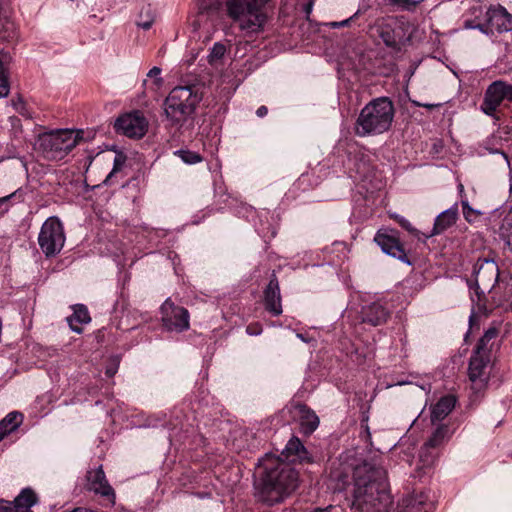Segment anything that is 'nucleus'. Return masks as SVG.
Wrapping results in <instances>:
<instances>
[{"instance_id":"ea45409f","label":"nucleus","mask_w":512,"mask_h":512,"mask_svg":"<svg viewBox=\"0 0 512 512\" xmlns=\"http://www.w3.org/2000/svg\"><path fill=\"white\" fill-rule=\"evenodd\" d=\"M490 350H491L490 342L484 341V338L481 337L476 345L474 353L490 357Z\"/></svg>"},{"instance_id":"5fc2aeb1","label":"nucleus","mask_w":512,"mask_h":512,"mask_svg":"<svg viewBox=\"0 0 512 512\" xmlns=\"http://www.w3.org/2000/svg\"><path fill=\"white\" fill-rule=\"evenodd\" d=\"M147 426L156 427L158 426V423L156 421L148 420Z\"/></svg>"},{"instance_id":"09e8293b","label":"nucleus","mask_w":512,"mask_h":512,"mask_svg":"<svg viewBox=\"0 0 512 512\" xmlns=\"http://www.w3.org/2000/svg\"><path fill=\"white\" fill-rule=\"evenodd\" d=\"M395 3L399 4L403 8H408L409 6L416 5V1L413 0H393Z\"/></svg>"},{"instance_id":"f03ea898","label":"nucleus","mask_w":512,"mask_h":512,"mask_svg":"<svg viewBox=\"0 0 512 512\" xmlns=\"http://www.w3.org/2000/svg\"><path fill=\"white\" fill-rule=\"evenodd\" d=\"M260 495L268 505L281 502L298 486V473L280 456L266 454L259 460Z\"/></svg>"},{"instance_id":"1a4fd4ad","label":"nucleus","mask_w":512,"mask_h":512,"mask_svg":"<svg viewBox=\"0 0 512 512\" xmlns=\"http://www.w3.org/2000/svg\"><path fill=\"white\" fill-rule=\"evenodd\" d=\"M504 100L512 103V84L496 80L485 90L480 109L487 116L496 117L497 110Z\"/></svg>"},{"instance_id":"f3484780","label":"nucleus","mask_w":512,"mask_h":512,"mask_svg":"<svg viewBox=\"0 0 512 512\" xmlns=\"http://www.w3.org/2000/svg\"><path fill=\"white\" fill-rule=\"evenodd\" d=\"M458 218V206L454 204L452 207L442 211L435 219L432 231L424 234L423 242L428 238L439 235L456 223Z\"/></svg>"},{"instance_id":"9b49d317","label":"nucleus","mask_w":512,"mask_h":512,"mask_svg":"<svg viewBox=\"0 0 512 512\" xmlns=\"http://www.w3.org/2000/svg\"><path fill=\"white\" fill-rule=\"evenodd\" d=\"M117 132L124 134L130 138L143 137L148 129V122L140 111L120 116L114 125Z\"/></svg>"},{"instance_id":"4c0bfd02","label":"nucleus","mask_w":512,"mask_h":512,"mask_svg":"<svg viewBox=\"0 0 512 512\" xmlns=\"http://www.w3.org/2000/svg\"><path fill=\"white\" fill-rule=\"evenodd\" d=\"M10 91L9 72H0V98L8 96Z\"/></svg>"},{"instance_id":"a211bd4d","label":"nucleus","mask_w":512,"mask_h":512,"mask_svg":"<svg viewBox=\"0 0 512 512\" xmlns=\"http://www.w3.org/2000/svg\"><path fill=\"white\" fill-rule=\"evenodd\" d=\"M283 460L287 463L294 462H305L309 461V453L299 440V438L293 436L286 444L285 448L281 452Z\"/></svg>"},{"instance_id":"c85d7f7f","label":"nucleus","mask_w":512,"mask_h":512,"mask_svg":"<svg viewBox=\"0 0 512 512\" xmlns=\"http://www.w3.org/2000/svg\"><path fill=\"white\" fill-rule=\"evenodd\" d=\"M13 109L26 119H32L33 114L21 95L13 97L10 101Z\"/></svg>"},{"instance_id":"b1692460","label":"nucleus","mask_w":512,"mask_h":512,"mask_svg":"<svg viewBox=\"0 0 512 512\" xmlns=\"http://www.w3.org/2000/svg\"><path fill=\"white\" fill-rule=\"evenodd\" d=\"M23 421V415L20 412L13 411L8 413L0 421V441L4 439L6 435L15 431Z\"/></svg>"},{"instance_id":"aec40b11","label":"nucleus","mask_w":512,"mask_h":512,"mask_svg":"<svg viewBox=\"0 0 512 512\" xmlns=\"http://www.w3.org/2000/svg\"><path fill=\"white\" fill-rule=\"evenodd\" d=\"M295 409L299 415L301 432L305 435L312 434L319 426L318 416L304 404H297Z\"/></svg>"},{"instance_id":"ddd939ff","label":"nucleus","mask_w":512,"mask_h":512,"mask_svg":"<svg viewBox=\"0 0 512 512\" xmlns=\"http://www.w3.org/2000/svg\"><path fill=\"white\" fill-rule=\"evenodd\" d=\"M489 363V356L473 353L470 358L468 368L469 379L474 385H477L479 389L485 386L488 381L487 367Z\"/></svg>"},{"instance_id":"58836bf2","label":"nucleus","mask_w":512,"mask_h":512,"mask_svg":"<svg viewBox=\"0 0 512 512\" xmlns=\"http://www.w3.org/2000/svg\"><path fill=\"white\" fill-rule=\"evenodd\" d=\"M13 57L9 51H0V72H9L8 67L12 63Z\"/></svg>"},{"instance_id":"603ef678","label":"nucleus","mask_w":512,"mask_h":512,"mask_svg":"<svg viewBox=\"0 0 512 512\" xmlns=\"http://www.w3.org/2000/svg\"><path fill=\"white\" fill-rule=\"evenodd\" d=\"M476 24L473 23L472 20H466L464 22V27L467 29H475Z\"/></svg>"},{"instance_id":"de8ad7c7","label":"nucleus","mask_w":512,"mask_h":512,"mask_svg":"<svg viewBox=\"0 0 512 512\" xmlns=\"http://www.w3.org/2000/svg\"><path fill=\"white\" fill-rule=\"evenodd\" d=\"M117 370H118V363L114 362L113 364H111L110 366H108L106 368L105 373L108 377H113L116 374Z\"/></svg>"},{"instance_id":"864d4df0","label":"nucleus","mask_w":512,"mask_h":512,"mask_svg":"<svg viewBox=\"0 0 512 512\" xmlns=\"http://www.w3.org/2000/svg\"><path fill=\"white\" fill-rule=\"evenodd\" d=\"M164 424H166V425H167L170 429H172V430H173V429H176V428H177V426H178V424L173 423L172 421H169V422L164 421Z\"/></svg>"},{"instance_id":"6e6d98bb","label":"nucleus","mask_w":512,"mask_h":512,"mask_svg":"<svg viewBox=\"0 0 512 512\" xmlns=\"http://www.w3.org/2000/svg\"><path fill=\"white\" fill-rule=\"evenodd\" d=\"M297 337H298L299 339H301L302 341H304V342H307V341H308V340L304 337V335H303V334H301V333H298V334H297Z\"/></svg>"},{"instance_id":"a878e982","label":"nucleus","mask_w":512,"mask_h":512,"mask_svg":"<svg viewBox=\"0 0 512 512\" xmlns=\"http://www.w3.org/2000/svg\"><path fill=\"white\" fill-rule=\"evenodd\" d=\"M226 46L221 42H216L210 49V52L207 56V61L211 66L217 67L222 64V59L226 54Z\"/></svg>"},{"instance_id":"412c9836","label":"nucleus","mask_w":512,"mask_h":512,"mask_svg":"<svg viewBox=\"0 0 512 512\" xmlns=\"http://www.w3.org/2000/svg\"><path fill=\"white\" fill-rule=\"evenodd\" d=\"M456 398L453 395L441 397L438 402L431 407V422L433 424L444 420L454 409Z\"/></svg>"},{"instance_id":"39448f33","label":"nucleus","mask_w":512,"mask_h":512,"mask_svg":"<svg viewBox=\"0 0 512 512\" xmlns=\"http://www.w3.org/2000/svg\"><path fill=\"white\" fill-rule=\"evenodd\" d=\"M200 101L201 96L194 86L173 88L163 103L168 125L180 129L193 116Z\"/></svg>"},{"instance_id":"13d9d810","label":"nucleus","mask_w":512,"mask_h":512,"mask_svg":"<svg viewBox=\"0 0 512 512\" xmlns=\"http://www.w3.org/2000/svg\"><path fill=\"white\" fill-rule=\"evenodd\" d=\"M473 319H474V314L472 313L469 317V322H470V325L472 324L473 322Z\"/></svg>"},{"instance_id":"7ed1b4c3","label":"nucleus","mask_w":512,"mask_h":512,"mask_svg":"<svg viewBox=\"0 0 512 512\" xmlns=\"http://www.w3.org/2000/svg\"><path fill=\"white\" fill-rule=\"evenodd\" d=\"M394 114V105L389 98L373 99L361 109L354 132L362 138L383 134L390 129Z\"/></svg>"},{"instance_id":"79ce46f5","label":"nucleus","mask_w":512,"mask_h":512,"mask_svg":"<svg viewBox=\"0 0 512 512\" xmlns=\"http://www.w3.org/2000/svg\"><path fill=\"white\" fill-rule=\"evenodd\" d=\"M246 332H247L248 335L257 336V335H260L262 333V327L258 323L249 324L246 327Z\"/></svg>"},{"instance_id":"5701e85b","label":"nucleus","mask_w":512,"mask_h":512,"mask_svg":"<svg viewBox=\"0 0 512 512\" xmlns=\"http://www.w3.org/2000/svg\"><path fill=\"white\" fill-rule=\"evenodd\" d=\"M37 502V496L30 488H24L14 499L13 504L16 512H33L31 507Z\"/></svg>"},{"instance_id":"e433bc0d","label":"nucleus","mask_w":512,"mask_h":512,"mask_svg":"<svg viewBox=\"0 0 512 512\" xmlns=\"http://www.w3.org/2000/svg\"><path fill=\"white\" fill-rule=\"evenodd\" d=\"M218 9V3L214 0H198L199 13H210Z\"/></svg>"},{"instance_id":"0eeeda50","label":"nucleus","mask_w":512,"mask_h":512,"mask_svg":"<svg viewBox=\"0 0 512 512\" xmlns=\"http://www.w3.org/2000/svg\"><path fill=\"white\" fill-rule=\"evenodd\" d=\"M38 243L46 257H53L60 253L65 243V234L61 221L52 216L43 223Z\"/></svg>"},{"instance_id":"49530a36","label":"nucleus","mask_w":512,"mask_h":512,"mask_svg":"<svg viewBox=\"0 0 512 512\" xmlns=\"http://www.w3.org/2000/svg\"><path fill=\"white\" fill-rule=\"evenodd\" d=\"M353 18H354V16H353V17H350V18H348V19H345V20H343V21H339V22H331V23H329V26H330L331 28H341V27H345V26H348V25H349V23L352 21V19H353Z\"/></svg>"},{"instance_id":"393cba45","label":"nucleus","mask_w":512,"mask_h":512,"mask_svg":"<svg viewBox=\"0 0 512 512\" xmlns=\"http://www.w3.org/2000/svg\"><path fill=\"white\" fill-rule=\"evenodd\" d=\"M448 437V426L443 424L439 425L426 441L424 448H437L441 446Z\"/></svg>"},{"instance_id":"9d476101","label":"nucleus","mask_w":512,"mask_h":512,"mask_svg":"<svg viewBox=\"0 0 512 512\" xmlns=\"http://www.w3.org/2000/svg\"><path fill=\"white\" fill-rule=\"evenodd\" d=\"M163 326L168 331L183 332L189 329V312L184 307L176 306L169 298L160 307Z\"/></svg>"},{"instance_id":"473e14b6","label":"nucleus","mask_w":512,"mask_h":512,"mask_svg":"<svg viewBox=\"0 0 512 512\" xmlns=\"http://www.w3.org/2000/svg\"><path fill=\"white\" fill-rule=\"evenodd\" d=\"M24 196H25L24 191L21 188H19L7 196L0 197V207L2 205H7V207L5 208V211H8L9 204H11L12 202H14V203L23 202Z\"/></svg>"},{"instance_id":"dca6fc26","label":"nucleus","mask_w":512,"mask_h":512,"mask_svg":"<svg viewBox=\"0 0 512 512\" xmlns=\"http://www.w3.org/2000/svg\"><path fill=\"white\" fill-rule=\"evenodd\" d=\"M487 21L498 33L512 30V15L501 5L491 6L486 12Z\"/></svg>"},{"instance_id":"c03bdc74","label":"nucleus","mask_w":512,"mask_h":512,"mask_svg":"<svg viewBox=\"0 0 512 512\" xmlns=\"http://www.w3.org/2000/svg\"><path fill=\"white\" fill-rule=\"evenodd\" d=\"M0 512H16L13 502L0 499Z\"/></svg>"},{"instance_id":"bb28decb","label":"nucleus","mask_w":512,"mask_h":512,"mask_svg":"<svg viewBox=\"0 0 512 512\" xmlns=\"http://www.w3.org/2000/svg\"><path fill=\"white\" fill-rule=\"evenodd\" d=\"M0 37L7 42H14L17 40L18 31L13 21L4 19V22L0 23Z\"/></svg>"},{"instance_id":"20e7f679","label":"nucleus","mask_w":512,"mask_h":512,"mask_svg":"<svg viewBox=\"0 0 512 512\" xmlns=\"http://www.w3.org/2000/svg\"><path fill=\"white\" fill-rule=\"evenodd\" d=\"M268 0H225L226 16L247 34H257L264 30L268 20L266 4Z\"/></svg>"},{"instance_id":"7c9ffc66","label":"nucleus","mask_w":512,"mask_h":512,"mask_svg":"<svg viewBox=\"0 0 512 512\" xmlns=\"http://www.w3.org/2000/svg\"><path fill=\"white\" fill-rule=\"evenodd\" d=\"M139 18L140 19L137 21V26L144 30L150 29L154 23V14L151 7H143L140 12Z\"/></svg>"},{"instance_id":"8fccbe9b","label":"nucleus","mask_w":512,"mask_h":512,"mask_svg":"<svg viewBox=\"0 0 512 512\" xmlns=\"http://www.w3.org/2000/svg\"><path fill=\"white\" fill-rule=\"evenodd\" d=\"M268 113V109L266 106H260L257 110H256V115L258 117H264L266 116Z\"/></svg>"},{"instance_id":"3c124183","label":"nucleus","mask_w":512,"mask_h":512,"mask_svg":"<svg viewBox=\"0 0 512 512\" xmlns=\"http://www.w3.org/2000/svg\"><path fill=\"white\" fill-rule=\"evenodd\" d=\"M8 121H9V123L11 124V126H12L13 128H15V127L19 126V124H20V120H19V118H18V117H16V116H10V117L8 118Z\"/></svg>"},{"instance_id":"c756f323","label":"nucleus","mask_w":512,"mask_h":512,"mask_svg":"<svg viewBox=\"0 0 512 512\" xmlns=\"http://www.w3.org/2000/svg\"><path fill=\"white\" fill-rule=\"evenodd\" d=\"M427 500L428 496L424 493H420L419 495H415L409 500L408 506L412 509L421 510L423 508L424 512H432L433 504H427Z\"/></svg>"},{"instance_id":"c9c22d12","label":"nucleus","mask_w":512,"mask_h":512,"mask_svg":"<svg viewBox=\"0 0 512 512\" xmlns=\"http://www.w3.org/2000/svg\"><path fill=\"white\" fill-rule=\"evenodd\" d=\"M176 154L187 164H196L201 161V156L192 151L178 150Z\"/></svg>"},{"instance_id":"4be33fe9","label":"nucleus","mask_w":512,"mask_h":512,"mask_svg":"<svg viewBox=\"0 0 512 512\" xmlns=\"http://www.w3.org/2000/svg\"><path fill=\"white\" fill-rule=\"evenodd\" d=\"M71 330L75 333H82L81 326L77 324H87L91 321L88 309L83 304H76L73 306V314L67 318Z\"/></svg>"},{"instance_id":"6e6552de","label":"nucleus","mask_w":512,"mask_h":512,"mask_svg":"<svg viewBox=\"0 0 512 512\" xmlns=\"http://www.w3.org/2000/svg\"><path fill=\"white\" fill-rule=\"evenodd\" d=\"M474 279L478 296L500 289L499 267L494 260L479 259L474 267Z\"/></svg>"},{"instance_id":"f704fd0d","label":"nucleus","mask_w":512,"mask_h":512,"mask_svg":"<svg viewBox=\"0 0 512 512\" xmlns=\"http://www.w3.org/2000/svg\"><path fill=\"white\" fill-rule=\"evenodd\" d=\"M125 161H126V157L123 155V154H117L114 158V161H113V169L112 171L108 174V176L106 177L105 179V183H108L110 182L111 178L113 177V175L117 172H119L122 167L124 166L125 164Z\"/></svg>"},{"instance_id":"4d7b16f0","label":"nucleus","mask_w":512,"mask_h":512,"mask_svg":"<svg viewBox=\"0 0 512 512\" xmlns=\"http://www.w3.org/2000/svg\"><path fill=\"white\" fill-rule=\"evenodd\" d=\"M418 105H419V106H423V107H427V108H432V107H434V105H432V104H423V105L418 104Z\"/></svg>"},{"instance_id":"2eb2a0df","label":"nucleus","mask_w":512,"mask_h":512,"mask_svg":"<svg viewBox=\"0 0 512 512\" xmlns=\"http://www.w3.org/2000/svg\"><path fill=\"white\" fill-rule=\"evenodd\" d=\"M264 306L273 316H279L283 311L279 282L275 274L272 275L264 290Z\"/></svg>"},{"instance_id":"052dcab7","label":"nucleus","mask_w":512,"mask_h":512,"mask_svg":"<svg viewBox=\"0 0 512 512\" xmlns=\"http://www.w3.org/2000/svg\"><path fill=\"white\" fill-rule=\"evenodd\" d=\"M314 512H325V510L319 509V510H315Z\"/></svg>"},{"instance_id":"cd10ccee","label":"nucleus","mask_w":512,"mask_h":512,"mask_svg":"<svg viewBox=\"0 0 512 512\" xmlns=\"http://www.w3.org/2000/svg\"><path fill=\"white\" fill-rule=\"evenodd\" d=\"M380 38L387 47L392 49L400 48V38L395 34L394 30L386 27L380 31Z\"/></svg>"},{"instance_id":"423d86ee","label":"nucleus","mask_w":512,"mask_h":512,"mask_svg":"<svg viewBox=\"0 0 512 512\" xmlns=\"http://www.w3.org/2000/svg\"><path fill=\"white\" fill-rule=\"evenodd\" d=\"M83 139L82 130L57 129L40 134L35 149L48 160H62Z\"/></svg>"},{"instance_id":"bf43d9fd","label":"nucleus","mask_w":512,"mask_h":512,"mask_svg":"<svg viewBox=\"0 0 512 512\" xmlns=\"http://www.w3.org/2000/svg\"><path fill=\"white\" fill-rule=\"evenodd\" d=\"M459 189H460L461 192L463 191L464 187H463L462 184L459 185Z\"/></svg>"},{"instance_id":"37998d69","label":"nucleus","mask_w":512,"mask_h":512,"mask_svg":"<svg viewBox=\"0 0 512 512\" xmlns=\"http://www.w3.org/2000/svg\"><path fill=\"white\" fill-rule=\"evenodd\" d=\"M475 29L480 30L482 33L486 35L492 34L494 31V28L492 27V25H490V23L487 20L485 21V23L476 24Z\"/></svg>"},{"instance_id":"6ab92c4d","label":"nucleus","mask_w":512,"mask_h":512,"mask_svg":"<svg viewBox=\"0 0 512 512\" xmlns=\"http://www.w3.org/2000/svg\"><path fill=\"white\" fill-rule=\"evenodd\" d=\"M389 317V311L380 302H373L362 308V321L378 326L386 322Z\"/></svg>"},{"instance_id":"72a5a7b5","label":"nucleus","mask_w":512,"mask_h":512,"mask_svg":"<svg viewBox=\"0 0 512 512\" xmlns=\"http://www.w3.org/2000/svg\"><path fill=\"white\" fill-rule=\"evenodd\" d=\"M461 204H462L463 216H464L465 220L469 223H473L474 221H476L479 218V216L482 214L479 210L473 209L469 205L467 200L462 199Z\"/></svg>"},{"instance_id":"4468645a","label":"nucleus","mask_w":512,"mask_h":512,"mask_svg":"<svg viewBox=\"0 0 512 512\" xmlns=\"http://www.w3.org/2000/svg\"><path fill=\"white\" fill-rule=\"evenodd\" d=\"M374 241L387 255H390L404 263L410 264L403 246L395 236L379 231L375 235Z\"/></svg>"},{"instance_id":"f8f14e48","label":"nucleus","mask_w":512,"mask_h":512,"mask_svg":"<svg viewBox=\"0 0 512 512\" xmlns=\"http://www.w3.org/2000/svg\"><path fill=\"white\" fill-rule=\"evenodd\" d=\"M86 478V488L89 491L106 498L111 505L115 504V491L108 483L101 465L96 469L88 471Z\"/></svg>"},{"instance_id":"a18cd8bd","label":"nucleus","mask_w":512,"mask_h":512,"mask_svg":"<svg viewBox=\"0 0 512 512\" xmlns=\"http://www.w3.org/2000/svg\"><path fill=\"white\" fill-rule=\"evenodd\" d=\"M498 335V330L494 327L489 328L486 330L484 335L482 336L484 338V341L491 342L493 339H495Z\"/></svg>"},{"instance_id":"2f4dec72","label":"nucleus","mask_w":512,"mask_h":512,"mask_svg":"<svg viewBox=\"0 0 512 512\" xmlns=\"http://www.w3.org/2000/svg\"><path fill=\"white\" fill-rule=\"evenodd\" d=\"M391 217L403 228L405 229L407 232H409L411 235H413L414 237H416L418 240H423L424 238V233H422L421 231L417 230L416 228H414L412 226V224L406 219L404 218L403 216L401 215H398V214H392Z\"/></svg>"},{"instance_id":"a19ab883","label":"nucleus","mask_w":512,"mask_h":512,"mask_svg":"<svg viewBox=\"0 0 512 512\" xmlns=\"http://www.w3.org/2000/svg\"><path fill=\"white\" fill-rule=\"evenodd\" d=\"M161 69L159 67H153L147 73V77L153 78L156 86H160L163 83V79L160 77Z\"/></svg>"},{"instance_id":"f257e3e1","label":"nucleus","mask_w":512,"mask_h":512,"mask_svg":"<svg viewBox=\"0 0 512 512\" xmlns=\"http://www.w3.org/2000/svg\"><path fill=\"white\" fill-rule=\"evenodd\" d=\"M353 505L363 512H382L392 503L387 472L383 467L363 463L353 472Z\"/></svg>"}]
</instances>
